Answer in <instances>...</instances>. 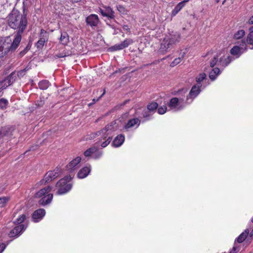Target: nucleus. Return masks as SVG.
<instances>
[{
	"mask_svg": "<svg viewBox=\"0 0 253 253\" xmlns=\"http://www.w3.org/2000/svg\"><path fill=\"white\" fill-rule=\"evenodd\" d=\"M233 60V58L230 56H223L219 58V65L224 68L227 66Z\"/></svg>",
	"mask_w": 253,
	"mask_h": 253,
	"instance_id": "2eb2a0df",
	"label": "nucleus"
},
{
	"mask_svg": "<svg viewBox=\"0 0 253 253\" xmlns=\"http://www.w3.org/2000/svg\"><path fill=\"white\" fill-rule=\"evenodd\" d=\"M81 158L80 157H77L71 162H70V163L68 165H67V169L69 171H72L74 169V168L81 162Z\"/></svg>",
	"mask_w": 253,
	"mask_h": 253,
	"instance_id": "a211bd4d",
	"label": "nucleus"
},
{
	"mask_svg": "<svg viewBox=\"0 0 253 253\" xmlns=\"http://www.w3.org/2000/svg\"><path fill=\"white\" fill-rule=\"evenodd\" d=\"M4 83L5 84V85L6 84H7V82H4Z\"/></svg>",
	"mask_w": 253,
	"mask_h": 253,
	"instance_id": "338daca9",
	"label": "nucleus"
},
{
	"mask_svg": "<svg viewBox=\"0 0 253 253\" xmlns=\"http://www.w3.org/2000/svg\"><path fill=\"white\" fill-rule=\"evenodd\" d=\"M18 39L16 41L11 40L9 37H7L4 41H0V58L3 57L9 51H14L18 46L19 43L18 42Z\"/></svg>",
	"mask_w": 253,
	"mask_h": 253,
	"instance_id": "f03ea898",
	"label": "nucleus"
},
{
	"mask_svg": "<svg viewBox=\"0 0 253 253\" xmlns=\"http://www.w3.org/2000/svg\"><path fill=\"white\" fill-rule=\"evenodd\" d=\"M181 36L179 34L174 35L169 38H165L161 43L160 49L163 52H167L172 48L173 45L179 42Z\"/></svg>",
	"mask_w": 253,
	"mask_h": 253,
	"instance_id": "20e7f679",
	"label": "nucleus"
},
{
	"mask_svg": "<svg viewBox=\"0 0 253 253\" xmlns=\"http://www.w3.org/2000/svg\"><path fill=\"white\" fill-rule=\"evenodd\" d=\"M27 11L25 7H23V13L15 9H13L9 14L7 19L8 26L14 30H17V32L14 36V40L18 39V42L20 43L21 40V35L26 29L28 21L27 18Z\"/></svg>",
	"mask_w": 253,
	"mask_h": 253,
	"instance_id": "f257e3e1",
	"label": "nucleus"
},
{
	"mask_svg": "<svg viewBox=\"0 0 253 253\" xmlns=\"http://www.w3.org/2000/svg\"><path fill=\"white\" fill-rule=\"evenodd\" d=\"M218 62V56H215L211 60L210 62V66L211 68H213L217 64Z\"/></svg>",
	"mask_w": 253,
	"mask_h": 253,
	"instance_id": "a18cd8bd",
	"label": "nucleus"
},
{
	"mask_svg": "<svg viewBox=\"0 0 253 253\" xmlns=\"http://www.w3.org/2000/svg\"><path fill=\"white\" fill-rule=\"evenodd\" d=\"M9 198L7 197H3L2 198H0V207H5L6 203L9 201Z\"/></svg>",
	"mask_w": 253,
	"mask_h": 253,
	"instance_id": "4c0bfd02",
	"label": "nucleus"
},
{
	"mask_svg": "<svg viewBox=\"0 0 253 253\" xmlns=\"http://www.w3.org/2000/svg\"><path fill=\"white\" fill-rule=\"evenodd\" d=\"M85 22L87 25L93 28L97 26L99 19L97 15L92 14L86 17Z\"/></svg>",
	"mask_w": 253,
	"mask_h": 253,
	"instance_id": "9b49d317",
	"label": "nucleus"
},
{
	"mask_svg": "<svg viewBox=\"0 0 253 253\" xmlns=\"http://www.w3.org/2000/svg\"><path fill=\"white\" fill-rule=\"evenodd\" d=\"M250 236L251 237H253V230H252V231L251 232V233L250 234Z\"/></svg>",
	"mask_w": 253,
	"mask_h": 253,
	"instance_id": "052dcab7",
	"label": "nucleus"
},
{
	"mask_svg": "<svg viewBox=\"0 0 253 253\" xmlns=\"http://www.w3.org/2000/svg\"><path fill=\"white\" fill-rule=\"evenodd\" d=\"M117 126L115 121L112 122L101 129L102 133V138L105 140L108 136H112V132L116 130Z\"/></svg>",
	"mask_w": 253,
	"mask_h": 253,
	"instance_id": "423d86ee",
	"label": "nucleus"
},
{
	"mask_svg": "<svg viewBox=\"0 0 253 253\" xmlns=\"http://www.w3.org/2000/svg\"><path fill=\"white\" fill-rule=\"evenodd\" d=\"M90 167H85L82 168L78 173L77 176L79 178H84L86 177L90 172Z\"/></svg>",
	"mask_w": 253,
	"mask_h": 253,
	"instance_id": "f3484780",
	"label": "nucleus"
},
{
	"mask_svg": "<svg viewBox=\"0 0 253 253\" xmlns=\"http://www.w3.org/2000/svg\"><path fill=\"white\" fill-rule=\"evenodd\" d=\"M31 46V44L30 43H29L27 45V46L24 48V49L22 50L20 52V53H19L20 56L22 57V56H24L27 52V51L30 50Z\"/></svg>",
	"mask_w": 253,
	"mask_h": 253,
	"instance_id": "ea45409f",
	"label": "nucleus"
},
{
	"mask_svg": "<svg viewBox=\"0 0 253 253\" xmlns=\"http://www.w3.org/2000/svg\"><path fill=\"white\" fill-rule=\"evenodd\" d=\"M219 0H216V3L219 2Z\"/></svg>",
	"mask_w": 253,
	"mask_h": 253,
	"instance_id": "69168bd1",
	"label": "nucleus"
},
{
	"mask_svg": "<svg viewBox=\"0 0 253 253\" xmlns=\"http://www.w3.org/2000/svg\"><path fill=\"white\" fill-rule=\"evenodd\" d=\"M150 115L147 113H145L144 114H143V117L144 118H147L148 117H149Z\"/></svg>",
	"mask_w": 253,
	"mask_h": 253,
	"instance_id": "13d9d810",
	"label": "nucleus"
},
{
	"mask_svg": "<svg viewBox=\"0 0 253 253\" xmlns=\"http://www.w3.org/2000/svg\"><path fill=\"white\" fill-rule=\"evenodd\" d=\"M72 179L70 175L66 176L64 178L61 179L56 184L58 188L56 192L58 195H62L68 192L72 187V184L69 183Z\"/></svg>",
	"mask_w": 253,
	"mask_h": 253,
	"instance_id": "7ed1b4c3",
	"label": "nucleus"
},
{
	"mask_svg": "<svg viewBox=\"0 0 253 253\" xmlns=\"http://www.w3.org/2000/svg\"><path fill=\"white\" fill-rule=\"evenodd\" d=\"M58 176V172L49 171L45 174L44 178L41 181L42 184L48 183L55 179Z\"/></svg>",
	"mask_w": 253,
	"mask_h": 253,
	"instance_id": "f8f14e48",
	"label": "nucleus"
},
{
	"mask_svg": "<svg viewBox=\"0 0 253 253\" xmlns=\"http://www.w3.org/2000/svg\"><path fill=\"white\" fill-rule=\"evenodd\" d=\"M45 103V99L43 97H40L39 99L35 102V108H40L42 107Z\"/></svg>",
	"mask_w": 253,
	"mask_h": 253,
	"instance_id": "2f4dec72",
	"label": "nucleus"
},
{
	"mask_svg": "<svg viewBox=\"0 0 253 253\" xmlns=\"http://www.w3.org/2000/svg\"><path fill=\"white\" fill-rule=\"evenodd\" d=\"M206 78V74L205 73L200 74L196 78V81L198 84H201V82Z\"/></svg>",
	"mask_w": 253,
	"mask_h": 253,
	"instance_id": "473e14b6",
	"label": "nucleus"
},
{
	"mask_svg": "<svg viewBox=\"0 0 253 253\" xmlns=\"http://www.w3.org/2000/svg\"><path fill=\"white\" fill-rule=\"evenodd\" d=\"M55 170V172H58V174L60 173L61 169L57 167L56 169Z\"/></svg>",
	"mask_w": 253,
	"mask_h": 253,
	"instance_id": "4d7b16f0",
	"label": "nucleus"
},
{
	"mask_svg": "<svg viewBox=\"0 0 253 253\" xmlns=\"http://www.w3.org/2000/svg\"><path fill=\"white\" fill-rule=\"evenodd\" d=\"M29 70V68L28 67H26L24 69L21 70L19 71H18L16 73L17 77H18L19 78H21L23 77L26 74V72Z\"/></svg>",
	"mask_w": 253,
	"mask_h": 253,
	"instance_id": "58836bf2",
	"label": "nucleus"
},
{
	"mask_svg": "<svg viewBox=\"0 0 253 253\" xmlns=\"http://www.w3.org/2000/svg\"><path fill=\"white\" fill-rule=\"evenodd\" d=\"M52 187L50 186H48L40 190L35 195V197L41 198L43 196H46V194H48L51 190Z\"/></svg>",
	"mask_w": 253,
	"mask_h": 253,
	"instance_id": "6ab92c4d",
	"label": "nucleus"
},
{
	"mask_svg": "<svg viewBox=\"0 0 253 253\" xmlns=\"http://www.w3.org/2000/svg\"><path fill=\"white\" fill-rule=\"evenodd\" d=\"M25 229L26 227L24 224L18 225L9 232L8 236L10 238H17Z\"/></svg>",
	"mask_w": 253,
	"mask_h": 253,
	"instance_id": "9d476101",
	"label": "nucleus"
},
{
	"mask_svg": "<svg viewBox=\"0 0 253 253\" xmlns=\"http://www.w3.org/2000/svg\"><path fill=\"white\" fill-rule=\"evenodd\" d=\"M158 113L160 115L164 114L167 110V107L166 105H163L160 107H158Z\"/></svg>",
	"mask_w": 253,
	"mask_h": 253,
	"instance_id": "79ce46f5",
	"label": "nucleus"
},
{
	"mask_svg": "<svg viewBox=\"0 0 253 253\" xmlns=\"http://www.w3.org/2000/svg\"><path fill=\"white\" fill-rule=\"evenodd\" d=\"M50 84L48 81L44 80L39 82V87L40 89L44 90L46 89L49 87Z\"/></svg>",
	"mask_w": 253,
	"mask_h": 253,
	"instance_id": "c85d7f7f",
	"label": "nucleus"
},
{
	"mask_svg": "<svg viewBox=\"0 0 253 253\" xmlns=\"http://www.w3.org/2000/svg\"><path fill=\"white\" fill-rule=\"evenodd\" d=\"M5 245L4 243L0 244V253H1L5 248Z\"/></svg>",
	"mask_w": 253,
	"mask_h": 253,
	"instance_id": "603ef678",
	"label": "nucleus"
},
{
	"mask_svg": "<svg viewBox=\"0 0 253 253\" xmlns=\"http://www.w3.org/2000/svg\"><path fill=\"white\" fill-rule=\"evenodd\" d=\"M5 82H7V84H6L5 85L6 86H9L12 84L11 81L9 80V78L8 77H7L5 79H4L2 81V83H4Z\"/></svg>",
	"mask_w": 253,
	"mask_h": 253,
	"instance_id": "09e8293b",
	"label": "nucleus"
},
{
	"mask_svg": "<svg viewBox=\"0 0 253 253\" xmlns=\"http://www.w3.org/2000/svg\"><path fill=\"white\" fill-rule=\"evenodd\" d=\"M53 198V194H48L46 196L42 197L39 201V204L42 206H45L51 203Z\"/></svg>",
	"mask_w": 253,
	"mask_h": 253,
	"instance_id": "dca6fc26",
	"label": "nucleus"
},
{
	"mask_svg": "<svg viewBox=\"0 0 253 253\" xmlns=\"http://www.w3.org/2000/svg\"><path fill=\"white\" fill-rule=\"evenodd\" d=\"M106 138L107 139L101 144V147L103 148L106 147L110 143L112 139V136H108Z\"/></svg>",
	"mask_w": 253,
	"mask_h": 253,
	"instance_id": "37998d69",
	"label": "nucleus"
},
{
	"mask_svg": "<svg viewBox=\"0 0 253 253\" xmlns=\"http://www.w3.org/2000/svg\"><path fill=\"white\" fill-rule=\"evenodd\" d=\"M40 39L36 43V47L39 49H41L42 48L44 43L48 41V33L43 29H41L40 33Z\"/></svg>",
	"mask_w": 253,
	"mask_h": 253,
	"instance_id": "6e6552de",
	"label": "nucleus"
},
{
	"mask_svg": "<svg viewBox=\"0 0 253 253\" xmlns=\"http://www.w3.org/2000/svg\"><path fill=\"white\" fill-rule=\"evenodd\" d=\"M67 55H67L65 52V53L62 52V53H60L56 54L55 56L57 57V58H61V57H65Z\"/></svg>",
	"mask_w": 253,
	"mask_h": 253,
	"instance_id": "3c124183",
	"label": "nucleus"
},
{
	"mask_svg": "<svg viewBox=\"0 0 253 253\" xmlns=\"http://www.w3.org/2000/svg\"><path fill=\"white\" fill-rule=\"evenodd\" d=\"M158 107V104L154 101L149 103L147 106V109L150 111H155Z\"/></svg>",
	"mask_w": 253,
	"mask_h": 253,
	"instance_id": "7c9ffc66",
	"label": "nucleus"
},
{
	"mask_svg": "<svg viewBox=\"0 0 253 253\" xmlns=\"http://www.w3.org/2000/svg\"><path fill=\"white\" fill-rule=\"evenodd\" d=\"M183 59V57H178V58H175L170 64V66L171 67H174L175 66L177 65V64H178L180 62H181V61H182Z\"/></svg>",
	"mask_w": 253,
	"mask_h": 253,
	"instance_id": "a19ab883",
	"label": "nucleus"
},
{
	"mask_svg": "<svg viewBox=\"0 0 253 253\" xmlns=\"http://www.w3.org/2000/svg\"><path fill=\"white\" fill-rule=\"evenodd\" d=\"M32 150H34V147H32L28 151H26L25 152V154H26V153H27L29 151H31Z\"/></svg>",
	"mask_w": 253,
	"mask_h": 253,
	"instance_id": "bf43d9fd",
	"label": "nucleus"
},
{
	"mask_svg": "<svg viewBox=\"0 0 253 253\" xmlns=\"http://www.w3.org/2000/svg\"><path fill=\"white\" fill-rule=\"evenodd\" d=\"M239 251L238 247L234 246L232 249L230 251L229 253H237Z\"/></svg>",
	"mask_w": 253,
	"mask_h": 253,
	"instance_id": "8fccbe9b",
	"label": "nucleus"
},
{
	"mask_svg": "<svg viewBox=\"0 0 253 253\" xmlns=\"http://www.w3.org/2000/svg\"><path fill=\"white\" fill-rule=\"evenodd\" d=\"M189 1V0H184L179 2L172 10L171 16L172 17L175 16L185 6L186 3Z\"/></svg>",
	"mask_w": 253,
	"mask_h": 253,
	"instance_id": "4468645a",
	"label": "nucleus"
},
{
	"mask_svg": "<svg viewBox=\"0 0 253 253\" xmlns=\"http://www.w3.org/2000/svg\"><path fill=\"white\" fill-rule=\"evenodd\" d=\"M81 0H72V2H78L79 1H80Z\"/></svg>",
	"mask_w": 253,
	"mask_h": 253,
	"instance_id": "680f3d73",
	"label": "nucleus"
},
{
	"mask_svg": "<svg viewBox=\"0 0 253 253\" xmlns=\"http://www.w3.org/2000/svg\"><path fill=\"white\" fill-rule=\"evenodd\" d=\"M95 150V147H91L84 151V155L85 157L90 156L91 154L92 155L93 153L94 152Z\"/></svg>",
	"mask_w": 253,
	"mask_h": 253,
	"instance_id": "e433bc0d",
	"label": "nucleus"
},
{
	"mask_svg": "<svg viewBox=\"0 0 253 253\" xmlns=\"http://www.w3.org/2000/svg\"><path fill=\"white\" fill-rule=\"evenodd\" d=\"M124 128H126V124L124 125Z\"/></svg>",
	"mask_w": 253,
	"mask_h": 253,
	"instance_id": "e2e57ef3",
	"label": "nucleus"
},
{
	"mask_svg": "<svg viewBox=\"0 0 253 253\" xmlns=\"http://www.w3.org/2000/svg\"><path fill=\"white\" fill-rule=\"evenodd\" d=\"M242 48L238 46H233L230 50V53L233 55L236 56V57H239L241 54V50Z\"/></svg>",
	"mask_w": 253,
	"mask_h": 253,
	"instance_id": "bb28decb",
	"label": "nucleus"
},
{
	"mask_svg": "<svg viewBox=\"0 0 253 253\" xmlns=\"http://www.w3.org/2000/svg\"><path fill=\"white\" fill-rule=\"evenodd\" d=\"M249 230L248 229H246L243 233H242L236 239V241L238 243H242L247 238L248 235L249 234Z\"/></svg>",
	"mask_w": 253,
	"mask_h": 253,
	"instance_id": "412c9836",
	"label": "nucleus"
},
{
	"mask_svg": "<svg viewBox=\"0 0 253 253\" xmlns=\"http://www.w3.org/2000/svg\"><path fill=\"white\" fill-rule=\"evenodd\" d=\"M104 93H105V92H104L103 93V94H102V95H101V96H100V97H99L97 100H95V99H93L92 100L93 102L89 103V104H88V105L90 106H91L92 104H94L96 101H98V100L99 99V98H101V97L104 95Z\"/></svg>",
	"mask_w": 253,
	"mask_h": 253,
	"instance_id": "5fc2aeb1",
	"label": "nucleus"
},
{
	"mask_svg": "<svg viewBox=\"0 0 253 253\" xmlns=\"http://www.w3.org/2000/svg\"><path fill=\"white\" fill-rule=\"evenodd\" d=\"M201 87L202 84H195L192 87L188 95L186 97V103H191L193 100L199 95L201 91Z\"/></svg>",
	"mask_w": 253,
	"mask_h": 253,
	"instance_id": "39448f33",
	"label": "nucleus"
},
{
	"mask_svg": "<svg viewBox=\"0 0 253 253\" xmlns=\"http://www.w3.org/2000/svg\"><path fill=\"white\" fill-rule=\"evenodd\" d=\"M26 219V215L24 214H21L18 218L14 222V223L16 224H22L21 223L25 220Z\"/></svg>",
	"mask_w": 253,
	"mask_h": 253,
	"instance_id": "72a5a7b5",
	"label": "nucleus"
},
{
	"mask_svg": "<svg viewBox=\"0 0 253 253\" xmlns=\"http://www.w3.org/2000/svg\"><path fill=\"white\" fill-rule=\"evenodd\" d=\"M45 211L43 209H39L35 211L32 214V218L35 222L41 220L45 215Z\"/></svg>",
	"mask_w": 253,
	"mask_h": 253,
	"instance_id": "ddd939ff",
	"label": "nucleus"
},
{
	"mask_svg": "<svg viewBox=\"0 0 253 253\" xmlns=\"http://www.w3.org/2000/svg\"><path fill=\"white\" fill-rule=\"evenodd\" d=\"M69 42V37L68 34L66 32L61 33V36L60 38V43L66 45Z\"/></svg>",
	"mask_w": 253,
	"mask_h": 253,
	"instance_id": "b1692460",
	"label": "nucleus"
},
{
	"mask_svg": "<svg viewBox=\"0 0 253 253\" xmlns=\"http://www.w3.org/2000/svg\"><path fill=\"white\" fill-rule=\"evenodd\" d=\"M178 102L179 100L177 97H173L170 99L168 105L171 109H175L177 107Z\"/></svg>",
	"mask_w": 253,
	"mask_h": 253,
	"instance_id": "cd10ccee",
	"label": "nucleus"
},
{
	"mask_svg": "<svg viewBox=\"0 0 253 253\" xmlns=\"http://www.w3.org/2000/svg\"><path fill=\"white\" fill-rule=\"evenodd\" d=\"M220 71L219 69L217 67L214 68L212 69V70L209 73V78L210 79L213 81L214 80L217 76L220 74Z\"/></svg>",
	"mask_w": 253,
	"mask_h": 253,
	"instance_id": "4be33fe9",
	"label": "nucleus"
},
{
	"mask_svg": "<svg viewBox=\"0 0 253 253\" xmlns=\"http://www.w3.org/2000/svg\"><path fill=\"white\" fill-rule=\"evenodd\" d=\"M249 23L250 24H253V15L250 18L249 20Z\"/></svg>",
	"mask_w": 253,
	"mask_h": 253,
	"instance_id": "6e6d98bb",
	"label": "nucleus"
},
{
	"mask_svg": "<svg viewBox=\"0 0 253 253\" xmlns=\"http://www.w3.org/2000/svg\"><path fill=\"white\" fill-rule=\"evenodd\" d=\"M8 101L6 99H0V108L1 109H5L8 105Z\"/></svg>",
	"mask_w": 253,
	"mask_h": 253,
	"instance_id": "c9c22d12",
	"label": "nucleus"
},
{
	"mask_svg": "<svg viewBox=\"0 0 253 253\" xmlns=\"http://www.w3.org/2000/svg\"><path fill=\"white\" fill-rule=\"evenodd\" d=\"M118 10L120 12V13L124 14L125 13L126 9L124 7L121 5H119L117 7Z\"/></svg>",
	"mask_w": 253,
	"mask_h": 253,
	"instance_id": "de8ad7c7",
	"label": "nucleus"
},
{
	"mask_svg": "<svg viewBox=\"0 0 253 253\" xmlns=\"http://www.w3.org/2000/svg\"><path fill=\"white\" fill-rule=\"evenodd\" d=\"M99 12L104 17H107L109 20H114L115 12L110 6H102L99 8Z\"/></svg>",
	"mask_w": 253,
	"mask_h": 253,
	"instance_id": "0eeeda50",
	"label": "nucleus"
},
{
	"mask_svg": "<svg viewBox=\"0 0 253 253\" xmlns=\"http://www.w3.org/2000/svg\"><path fill=\"white\" fill-rule=\"evenodd\" d=\"M126 41L125 40L123 42L120 44H117L109 48V50L111 51H114L122 49L126 47Z\"/></svg>",
	"mask_w": 253,
	"mask_h": 253,
	"instance_id": "393cba45",
	"label": "nucleus"
},
{
	"mask_svg": "<svg viewBox=\"0 0 253 253\" xmlns=\"http://www.w3.org/2000/svg\"><path fill=\"white\" fill-rule=\"evenodd\" d=\"M125 136L123 135L117 136L113 141L112 145L115 147L120 146L125 141Z\"/></svg>",
	"mask_w": 253,
	"mask_h": 253,
	"instance_id": "aec40b11",
	"label": "nucleus"
},
{
	"mask_svg": "<svg viewBox=\"0 0 253 253\" xmlns=\"http://www.w3.org/2000/svg\"><path fill=\"white\" fill-rule=\"evenodd\" d=\"M245 35V31L244 30H239L234 34L233 38L235 40H239L243 38Z\"/></svg>",
	"mask_w": 253,
	"mask_h": 253,
	"instance_id": "c756f323",
	"label": "nucleus"
},
{
	"mask_svg": "<svg viewBox=\"0 0 253 253\" xmlns=\"http://www.w3.org/2000/svg\"><path fill=\"white\" fill-rule=\"evenodd\" d=\"M9 80L11 81L13 84L17 79L16 73L15 72H13L8 76Z\"/></svg>",
	"mask_w": 253,
	"mask_h": 253,
	"instance_id": "c03bdc74",
	"label": "nucleus"
},
{
	"mask_svg": "<svg viewBox=\"0 0 253 253\" xmlns=\"http://www.w3.org/2000/svg\"><path fill=\"white\" fill-rule=\"evenodd\" d=\"M8 86H5V84L4 83H2V81H0V89L3 90L7 87Z\"/></svg>",
	"mask_w": 253,
	"mask_h": 253,
	"instance_id": "864d4df0",
	"label": "nucleus"
},
{
	"mask_svg": "<svg viewBox=\"0 0 253 253\" xmlns=\"http://www.w3.org/2000/svg\"><path fill=\"white\" fill-rule=\"evenodd\" d=\"M226 0H224L222 2V4H224Z\"/></svg>",
	"mask_w": 253,
	"mask_h": 253,
	"instance_id": "0e129e2a",
	"label": "nucleus"
},
{
	"mask_svg": "<svg viewBox=\"0 0 253 253\" xmlns=\"http://www.w3.org/2000/svg\"><path fill=\"white\" fill-rule=\"evenodd\" d=\"M140 123V121L138 118H134L127 121V128L133 126L137 127Z\"/></svg>",
	"mask_w": 253,
	"mask_h": 253,
	"instance_id": "5701e85b",
	"label": "nucleus"
},
{
	"mask_svg": "<svg viewBox=\"0 0 253 253\" xmlns=\"http://www.w3.org/2000/svg\"><path fill=\"white\" fill-rule=\"evenodd\" d=\"M103 154V152L101 151H99L98 149L96 147V150L92 154V157L95 159H97L100 158Z\"/></svg>",
	"mask_w": 253,
	"mask_h": 253,
	"instance_id": "f704fd0d",
	"label": "nucleus"
},
{
	"mask_svg": "<svg viewBox=\"0 0 253 253\" xmlns=\"http://www.w3.org/2000/svg\"><path fill=\"white\" fill-rule=\"evenodd\" d=\"M15 127L13 126H6L0 128V139L4 137H10L13 135L15 130Z\"/></svg>",
	"mask_w": 253,
	"mask_h": 253,
	"instance_id": "1a4fd4ad",
	"label": "nucleus"
},
{
	"mask_svg": "<svg viewBox=\"0 0 253 253\" xmlns=\"http://www.w3.org/2000/svg\"><path fill=\"white\" fill-rule=\"evenodd\" d=\"M251 221L253 223V217L252 218Z\"/></svg>",
	"mask_w": 253,
	"mask_h": 253,
	"instance_id": "774afa93",
	"label": "nucleus"
},
{
	"mask_svg": "<svg viewBox=\"0 0 253 253\" xmlns=\"http://www.w3.org/2000/svg\"><path fill=\"white\" fill-rule=\"evenodd\" d=\"M250 33L247 36V42L252 46V49H253V26L251 27L250 29Z\"/></svg>",
	"mask_w": 253,
	"mask_h": 253,
	"instance_id": "a878e982",
	"label": "nucleus"
},
{
	"mask_svg": "<svg viewBox=\"0 0 253 253\" xmlns=\"http://www.w3.org/2000/svg\"><path fill=\"white\" fill-rule=\"evenodd\" d=\"M102 135V131L101 130H99V131H96V132H93V133H91L90 135H89V138L90 139H94L97 136H99V135Z\"/></svg>",
	"mask_w": 253,
	"mask_h": 253,
	"instance_id": "49530a36",
	"label": "nucleus"
}]
</instances>
